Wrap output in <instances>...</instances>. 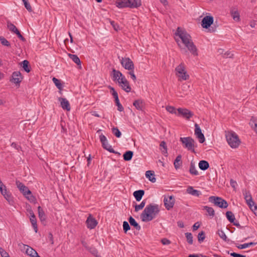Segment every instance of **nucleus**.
<instances>
[{"label": "nucleus", "instance_id": "1", "mask_svg": "<svg viewBox=\"0 0 257 257\" xmlns=\"http://www.w3.org/2000/svg\"><path fill=\"white\" fill-rule=\"evenodd\" d=\"M176 36H178L181 39L182 43L187 48L188 50L194 56H197V49L191 40V37L186 31H182L180 28H177L175 33Z\"/></svg>", "mask_w": 257, "mask_h": 257}, {"label": "nucleus", "instance_id": "2", "mask_svg": "<svg viewBox=\"0 0 257 257\" xmlns=\"http://www.w3.org/2000/svg\"><path fill=\"white\" fill-rule=\"evenodd\" d=\"M159 212L160 209L158 205L150 204L143 210L140 217L143 222H148L155 218Z\"/></svg>", "mask_w": 257, "mask_h": 257}, {"label": "nucleus", "instance_id": "3", "mask_svg": "<svg viewBox=\"0 0 257 257\" xmlns=\"http://www.w3.org/2000/svg\"><path fill=\"white\" fill-rule=\"evenodd\" d=\"M226 141L232 148H237L240 144V141L236 133L232 131L226 132Z\"/></svg>", "mask_w": 257, "mask_h": 257}, {"label": "nucleus", "instance_id": "4", "mask_svg": "<svg viewBox=\"0 0 257 257\" xmlns=\"http://www.w3.org/2000/svg\"><path fill=\"white\" fill-rule=\"evenodd\" d=\"M176 75L179 78V80H187L189 78V75L185 70V66L183 63H181L176 68Z\"/></svg>", "mask_w": 257, "mask_h": 257}, {"label": "nucleus", "instance_id": "5", "mask_svg": "<svg viewBox=\"0 0 257 257\" xmlns=\"http://www.w3.org/2000/svg\"><path fill=\"white\" fill-rule=\"evenodd\" d=\"M16 184L21 192L30 201L33 200L34 197L32 195L31 191L27 186L18 180L16 181Z\"/></svg>", "mask_w": 257, "mask_h": 257}, {"label": "nucleus", "instance_id": "6", "mask_svg": "<svg viewBox=\"0 0 257 257\" xmlns=\"http://www.w3.org/2000/svg\"><path fill=\"white\" fill-rule=\"evenodd\" d=\"M243 195L249 208L254 212L255 215H257V205L255 204L254 202L253 201L250 192L245 190L243 192Z\"/></svg>", "mask_w": 257, "mask_h": 257}, {"label": "nucleus", "instance_id": "7", "mask_svg": "<svg viewBox=\"0 0 257 257\" xmlns=\"http://www.w3.org/2000/svg\"><path fill=\"white\" fill-rule=\"evenodd\" d=\"M180 141L183 144V147L187 149L188 151H190L193 153H195V141L191 137H183L180 138Z\"/></svg>", "mask_w": 257, "mask_h": 257}, {"label": "nucleus", "instance_id": "8", "mask_svg": "<svg viewBox=\"0 0 257 257\" xmlns=\"http://www.w3.org/2000/svg\"><path fill=\"white\" fill-rule=\"evenodd\" d=\"M208 200L210 202L220 208H226L228 207L227 201L221 197L211 196L209 197Z\"/></svg>", "mask_w": 257, "mask_h": 257}, {"label": "nucleus", "instance_id": "9", "mask_svg": "<svg viewBox=\"0 0 257 257\" xmlns=\"http://www.w3.org/2000/svg\"><path fill=\"white\" fill-rule=\"evenodd\" d=\"M100 141L102 144V147L110 153H116L114 150L112 148L111 146L108 144L106 137L101 134L99 136Z\"/></svg>", "mask_w": 257, "mask_h": 257}, {"label": "nucleus", "instance_id": "10", "mask_svg": "<svg viewBox=\"0 0 257 257\" xmlns=\"http://www.w3.org/2000/svg\"><path fill=\"white\" fill-rule=\"evenodd\" d=\"M164 205L166 208L169 210L172 209L175 203V199L173 196L165 197L164 199Z\"/></svg>", "mask_w": 257, "mask_h": 257}, {"label": "nucleus", "instance_id": "11", "mask_svg": "<svg viewBox=\"0 0 257 257\" xmlns=\"http://www.w3.org/2000/svg\"><path fill=\"white\" fill-rule=\"evenodd\" d=\"M194 126L195 135L196 136V138L199 140V142L200 143H204L205 142V139L203 134L202 133L200 126L197 123H195Z\"/></svg>", "mask_w": 257, "mask_h": 257}, {"label": "nucleus", "instance_id": "12", "mask_svg": "<svg viewBox=\"0 0 257 257\" xmlns=\"http://www.w3.org/2000/svg\"><path fill=\"white\" fill-rule=\"evenodd\" d=\"M23 79V77L20 71H15L12 75V78L10 81L16 84H19Z\"/></svg>", "mask_w": 257, "mask_h": 257}, {"label": "nucleus", "instance_id": "13", "mask_svg": "<svg viewBox=\"0 0 257 257\" xmlns=\"http://www.w3.org/2000/svg\"><path fill=\"white\" fill-rule=\"evenodd\" d=\"M213 23V18L212 16H205L202 20L201 26L203 28H208Z\"/></svg>", "mask_w": 257, "mask_h": 257}, {"label": "nucleus", "instance_id": "14", "mask_svg": "<svg viewBox=\"0 0 257 257\" xmlns=\"http://www.w3.org/2000/svg\"><path fill=\"white\" fill-rule=\"evenodd\" d=\"M177 111L179 115L187 119H190L193 115V112L186 108H179Z\"/></svg>", "mask_w": 257, "mask_h": 257}, {"label": "nucleus", "instance_id": "15", "mask_svg": "<svg viewBox=\"0 0 257 257\" xmlns=\"http://www.w3.org/2000/svg\"><path fill=\"white\" fill-rule=\"evenodd\" d=\"M86 223L87 228L91 229L94 228L96 226L98 222L96 220L93 218L91 214H90L87 218Z\"/></svg>", "mask_w": 257, "mask_h": 257}, {"label": "nucleus", "instance_id": "16", "mask_svg": "<svg viewBox=\"0 0 257 257\" xmlns=\"http://www.w3.org/2000/svg\"><path fill=\"white\" fill-rule=\"evenodd\" d=\"M121 87L126 92H128V82L124 76L122 74V76L117 81Z\"/></svg>", "mask_w": 257, "mask_h": 257}, {"label": "nucleus", "instance_id": "17", "mask_svg": "<svg viewBox=\"0 0 257 257\" xmlns=\"http://www.w3.org/2000/svg\"><path fill=\"white\" fill-rule=\"evenodd\" d=\"M59 101L61 103V107L63 109L69 111L71 109L69 101L65 98L59 97Z\"/></svg>", "mask_w": 257, "mask_h": 257}, {"label": "nucleus", "instance_id": "18", "mask_svg": "<svg viewBox=\"0 0 257 257\" xmlns=\"http://www.w3.org/2000/svg\"><path fill=\"white\" fill-rule=\"evenodd\" d=\"M230 15L234 21L239 22L240 21V15L237 9L234 8L230 10Z\"/></svg>", "mask_w": 257, "mask_h": 257}, {"label": "nucleus", "instance_id": "19", "mask_svg": "<svg viewBox=\"0 0 257 257\" xmlns=\"http://www.w3.org/2000/svg\"><path fill=\"white\" fill-rule=\"evenodd\" d=\"M145 176L152 183H155L156 181V179L155 177V173L153 171L149 170L146 172Z\"/></svg>", "mask_w": 257, "mask_h": 257}, {"label": "nucleus", "instance_id": "20", "mask_svg": "<svg viewBox=\"0 0 257 257\" xmlns=\"http://www.w3.org/2000/svg\"><path fill=\"white\" fill-rule=\"evenodd\" d=\"M186 191L188 194L197 197H198L201 194L200 191L194 189L193 187L192 186H189L187 188Z\"/></svg>", "mask_w": 257, "mask_h": 257}, {"label": "nucleus", "instance_id": "21", "mask_svg": "<svg viewBox=\"0 0 257 257\" xmlns=\"http://www.w3.org/2000/svg\"><path fill=\"white\" fill-rule=\"evenodd\" d=\"M144 194H145L144 190H139L135 191L133 193V195L137 201H140V200H141Z\"/></svg>", "mask_w": 257, "mask_h": 257}, {"label": "nucleus", "instance_id": "22", "mask_svg": "<svg viewBox=\"0 0 257 257\" xmlns=\"http://www.w3.org/2000/svg\"><path fill=\"white\" fill-rule=\"evenodd\" d=\"M116 4L119 8L128 7V0H117Z\"/></svg>", "mask_w": 257, "mask_h": 257}, {"label": "nucleus", "instance_id": "23", "mask_svg": "<svg viewBox=\"0 0 257 257\" xmlns=\"http://www.w3.org/2000/svg\"><path fill=\"white\" fill-rule=\"evenodd\" d=\"M182 156L181 155H179L177 156L174 162V167L176 169H179L180 166L182 165Z\"/></svg>", "mask_w": 257, "mask_h": 257}, {"label": "nucleus", "instance_id": "24", "mask_svg": "<svg viewBox=\"0 0 257 257\" xmlns=\"http://www.w3.org/2000/svg\"><path fill=\"white\" fill-rule=\"evenodd\" d=\"M38 216L41 221H44L46 220V217L44 211L41 206H38Z\"/></svg>", "mask_w": 257, "mask_h": 257}, {"label": "nucleus", "instance_id": "25", "mask_svg": "<svg viewBox=\"0 0 257 257\" xmlns=\"http://www.w3.org/2000/svg\"><path fill=\"white\" fill-rule=\"evenodd\" d=\"M69 58L72 59V60L77 65L79 66V68H81V61L79 57L76 55L74 54H69L68 55Z\"/></svg>", "mask_w": 257, "mask_h": 257}, {"label": "nucleus", "instance_id": "26", "mask_svg": "<svg viewBox=\"0 0 257 257\" xmlns=\"http://www.w3.org/2000/svg\"><path fill=\"white\" fill-rule=\"evenodd\" d=\"M141 5V0H130V8H137Z\"/></svg>", "mask_w": 257, "mask_h": 257}, {"label": "nucleus", "instance_id": "27", "mask_svg": "<svg viewBox=\"0 0 257 257\" xmlns=\"http://www.w3.org/2000/svg\"><path fill=\"white\" fill-rule=\"evenodd\" d=\"M198 165L199 168L203 171L206 170L209 167V164L208 162L205 160L200 161Z\"/></svg>", "mask_w": 257, "mask_h": 257}, {"label": "nucleus", "instance_id": "28", "mask_svg": "<svg viewBox=\"0 0 257 257\" xmlns=\"http://www.w3.org/2000/svg\"><path fill=\"white\" fill-rule=\"evenodd\" d=\"M146 204V201L143 200L140 204L138 205L135 202H133V206L135 207V211L138 212L142 210Z\"/></svg>", "mask_w": 257, "mask_h": 257}, {"label": "nucleus", "instance_id": "29", "mask_svg": "<svg viewBox=\"0 0 257 257\" xmlns=\"http://www.w3.org/2000/svg\"><path fill=\"white\" fill-rule=\"evenodd\" d=\"M30 221L32 223V225L35 230V232H37L38 227H37V219H36L35 214H33V215H31V217H30Z\"/></svg>", "mask_w": 257, "mask_h": 257}, {"label": "nucleus", "instance_id": "30", "mask_svg": "<svg viewBox=\"0 0 257 257\" xmlns=\"http://www.w3.org/2000/svg\"><path fill=\"white\" fill-rule=\"evenodd\" d=\"M26 253L31 257H35L38 253L35 249L29 246H27V249L26 250Z\"/></svg>", "mask_w": 257, "mask_h": 257}, {"label": "nucleus", "instance_id": "31", "mask_svg": "<svg viewBox=\"0 0 257 257\" xmlns=\"http://www.w3.org/2000/svg\"><path fill=\"white\" fill-rule=\"evenodd\" d=\"M203 209L206 211L208 213V215L210 216L211 218H212L214 216L215 211L212 207H209L208 206H203Z\"/></svg>", "mask_w": 257, "mask_h": 257}, {"label": "nucleus", "instance_id": "32", "mask_svg": "<svg viewBox=\"0 0 257 257\" xmlns=\"http://www.w3.org/2000/svg\"><path fill=\"white\" fill-rule=\"evenodd\" d=\"M189 172L190 174L194 175H198V172L196 169L195 162L191 161L190 163V166L189 169Z\"/></svg>", "mask_w": 257, "mask_h": 257}, {"label": "nucleus", "instance_id": "33", "mask_svg": "<svg viewBox=\"0 0 257 257\" xmlns=\"http://www.w3.org/2000/svg\"><path fill=\"white\" fill-rule=\"evenodd\" d=\"M133 105L138 110H142L143 107V101L141 99L136 100L133 102Z\"/></svg>", "mask_w": 257, "mask_h": 257}, {"label": "nucleus", "instance_id": "34", "mask_svg": "<svg viewBox=\"0 0 257 257\" xmlns=\"http://www.w3.org/2000/svg\"><path fill=\"white\" fill-rule=\"evenodd\" d=\"M160 150H161L162 153L167 156V147L166 145V143L165 141H162L161 142L160 144Z\"/></svg>", "mask_w": 257, "mask_h": 257}, {"label": "nucleus", "instance_id": "35", "mask_svg": "<svg viewBox=\"0 0 257 257\" xmlns=\"http://www.w3.org/2000/svg\"><path fill=\"white\" fill-rule=\"evenodd\" d=\"M130 224L134 226V227L137 230H140L141 229V226L139 225V224L136 221L135 219L133 218L132 216H130Z\"/></svg>", "mask_w": 257, "mask_h": 257}, {"label": "nucleus", "instance_id": "36", "mask_svg": "<svg viewBox=\"0 0 257 257\" xmlns=\"http://www.w3.org/2000/svg\"><path fill=\"white\" fill-rule=\"evenodd\" d=\"M113 79L114 80L118 81L120 77L122 76V73L119 71L116 70L114 69L112 70Z\"/></svg>", "mask_w": 257, "mask_h": 257}, {"label": "nucleus", "instance_id": "37", "mask_svg": "<svg viewBox=\"0 0 257 257\" xmlns=\"http://www.w3.org/2000/svg\"><path fill=\"white\" fill-rule=\"evenodd\" d=\"M226 216L227 219L230 223L233 222V221L235 220L234 215L230 211H228L226 212Z\"/></svg>", "mask_w": 257, "mask_h": 257}, {"label": "nucleus", "instance_id": "38", "mask_svg": "<svg viewBox=\"0 0 257 257\" xmlns=\"http://www.w3.org/2000/svg\"><path fill=\"white\" fill-rule=\"evenodd\" d=\"M22 66L26 72H29L30 71L29 62L28 60H25L23 61L22 62Z\"/></svg>", "mask_w": 257, "mask_h": 257}, {"label": "nucleus", "instance_id": "39", "mask_svg": "<svg viewBox=\"0 0 257 257\" xmlns=\"http://www.w3.org/2000/svg\"><path fill=\"white\" fill-rule=\"evenodd\" d=\"M7 27L10 31L15 34L18 31L16 27L10 21L7 22Z\"/></svg>", "mask_w": 257, "mask_h": 257}, {"label": "nucleus", "instance_id": "40", "mask_svg": "<svg viewBox=\"0 0 257 257\" xmlns=\"http://www.w3.org/2000/svg\"><path fill=\"white\" fill-rule=\"evenodd\" d=\"M249 124L257 133V119L252 117L250 119Z\"/></svg>", "mask_w": 257, "mask_h": 257}, {"label": "nucleus", "instance_id": "41", "mask_svg": "<svg viewBox=\"0 0 257 257\" xmlns=\"http://www.w3.org/2000/svg\"><path fill=\"white\" fill-rule=\"evenodd\" d=\"M217 234H218L219 236L224 241L226 242H228L229 241V239L227 238L226 235L223 230H219L218 231Z\"/></svg>", "mask_w": 257, "mask_h": 257}, {"label": "nucleus", "instance_id": "42", "mask_svg": "<svg viewBox=\"0 0 257 257\" xmlns=\"http://www.w3.org/2000/svg\"><path fill=\"white\" fill-rule=\"evenodd\" d=\"M53 82L54 83L55 85L59 90L62 89V85L61 83V81L55 77H53L52 79Z\"/></svg>", "mask_w": 257, "mask_h": 257}, {"label": "nucleus", "instance_id": "43", "mask_svg": "<svg viewBox=\"0 0 257 257\" xmlns=\"http://www.w3.org/2000/svg\"><path fill=\"white\" fill-rule=\"evenodd\" d=\"M185 236L187 239V242L189 244H192L193 242V235L190 232L185 233Z\"/></svg>", "mask_w": 257, "mask_h": 257}, {"label": "nucleus", "instance_id": "44", "mask_svg": "<svg viewBox=\"0 0 257 257\" xmlns=\"http://www.w3.org/2000/svg\"><path fill=\"white\" fill-rule=\"evenodd\" d=\"M205 238V233L204 231H201L198 234V240L200 243L203 242Z\"/></svg>", "mask_w": 257, "mask_h": 257}, {"label": "nucleus", "instance_id": "45", "mask_svg": "<svg viewBox=\"0 0 257 257\" xmlns=\"http://www.w3.org/2000/svg\"><path fill=\"white\" fill-rule=\"evenodd\" d=\"M0 41L4 46L10 47L11 45L10 42L3 36H0Z\"/></svg>", "mask_w": 257, "mask_h": 257}, {"label": "nucleus", "instance_id": "46", "mask_svg": "<svg viewBox=\"0 0 257 257\" xmlns=\"http://www.w3.org/2000/svg\"><path fill=\"white\" fill-rule=\"evenodd\" d=\"M4 197L9 202V203L10 204H12L13 202V200L11 194L10 193V192L6 194H4Z\"/></svg>", "mask_w": 257, "mask_h": 257}, {"label": "nucleus", "instance_id": "47", "mask_svg": "<svg viewBox=\"0 0 257 257\" xmlns=\"http://www.w3.org/2000/svg\"><path fill=\"white\" fill-rule=\"evenodd\" d=\"M121 63L125 69L128 70V58H122Z\"/></svg>", "mask_w": 257, "mask_h": 257}, {"label": "nucleus", "instance_id": "48", "mask_svg": "<svg viewBox=\"0 0 257 257\" xmlns=\"http://www.w3.org/2000/svg\"><path fill=\"white\" fill-rule=\"evenodd\" d=\"M112 133L114 135L116 136L117 138L120 137L121 134L119 130L117 128V127H113L112 128Z\"/></svg>", "mask_w": 257, "mask_h": 257}, {"label": "nucleus", "instance_id": "49", "mask_svg": "<svg viewBox=\"0 0 257 257\" xmlns=\"http://www.w3.org/2000/svg\"><path fill=\"white\" fill-rule=\"evenodd\" d=\"M87 249L88 251H89V252H91L92 254H93V255H95L96 257H97V250L95 247H92V246H89L88 247V248H87Z\"/></svg>", "mask_w": 257, "mask_h": 257}, {"label": "nucleus", "instance_id": "50", "mask_svg": "<svg viewBox=\"0 0 257 257\" xmlns=\"http://www.w3.org/2000/svg\"><path fill=\"white\" fill-rule=\"evenodd\" d=\"M18 246L20 248L21 250L23 252H26V250L27 249V246H29L28 245H26L22 242L18 244Z\"/></svg>", "mask_w": 257, "mask_h": 257}, {"label": "nucleus", "instance_id": "51", "mask_svg": "<svg viewBox=\"0 0 257 257\" xmlns=\"http://www.w3.org/2000/svg\"><path fill=\"white\" fill-rule=\"evenodd\" d=\"M166 110L171 113H176V109L174 107L172 106H167L166 107Z\"/></svg>", "mask_w": 257, "mask_h": 257}, {"label": "nucleus", "instance_id": "52", "mask_svg": "<svg viewBox=\"0 0 257 257\" xmlns=\"http://www.w3.org/2000/svg\"><path fill=\"white\" fill-rule=\"evenodd\" d=\"M109 88H110V91L111 92V94L112 95V96H113L114 98V100L115 99H118V94H117V92L115 90V89H114V88L112 87H110L109 86Z\"/></svg>", "mask_w": 257, "mask_h": 257}, {"label": "nucleus", "instance_id": "53", "mask_svg": "<svg viewBox=\"0 0 257 257\" xmlns=\"http://www.w3.org/2000/svg\"><path fill=\"white\" fill-rule=\"evenodd\" d=\"M115 102L116 103V105L117 106L118 108H117V109L119 111H122L123 110V107L121 105V104H120V103L119 102V99H115Z\"/></svg>", "mask_w": 257, "mask_h": 257}, {"label": "nucleus", "instance_id": "54", "mask_svg": "<svg viewBox=\"0 0 257 257\" xmlns=\"http://www.w3.org/2000/svg\"><path fill=\"white\" fill-rule=\"evenodd\" d=\"M0 253L2 257H10L9 254L2 247H0Z\"/></svg>", "mask_w": 257, "mask_h": 257}, {"label": "nucleus", "instance_id": "55", "mask_svg": "<svg viewBox=\"0 0 257 257\" xmlns=\"http://www.w3.org/2000/svg\"><path fill=\"white\" fill-rule=\"evenodd\" d=\"M24 5H25V7L26 8V9L29 12H31L32 11V7H31L30 4H29V3L28 2L26 3L25 4H24Z\"/></svg>", "mask_w": 257, "mask_h": 257}, {"label": "nucleus", "instance_id": "56", "mask_svg": "<svg viewBox=\"0 0 257 257\" xmlns=\"http://www.w3.org/2000/svg\"><path fill=\"white\" fill-rule=\"evenodd\" d=\"M123 227L124 231L125 232H126L128 230V223L127 221H125L123 222Z\"/></svg>", "mask_w": 257, "mask_h": 257}, {"label": "nucleus", "instance_id": "57", "mask_svg": "<svg viewBox=\"0 0 257 257\" xmlns=\"http://www.w3.org/2000/svg\"><path fill=\"white\" fill-rule=\"evenodd\" d=\"M161 242L164 245H168L171 243V241L169 239L164 238L162 239Z\"/></svg>", "mask_w": 257, "mask_h": 257}, {"label": "nucleus", "instance_id": "58", "mask_svg": "<svg viewBox=\"0 0 257 257\" xmlns=\"http://www.w3.org/2000/svg\"><path fill=\"white\" fill-rule=\"evenodd\" d=\"M236 246L238 248V249H244V248H247L248 247L247 246V245L246 244V243H244V244H239V245H236Z\"/></svg>", "mask_w": 257, "mask_h": 257}, {"label": "nucleus", "instance_id": "59", "mask_svg": "<svg viewBox=\"0 0 257 257\" xmlns=\"http://www.w3.org/2000/svg\"><path fill=\"white\" fill-rule=\"evenodd\" d=\"M19 38H20L22 41H25V39L24 37L21 35L19 31L18 30L16 33H15Z\"/></svg>", "mask_w": 257, "mask_h": 257}, {"label": "nucleus", "instance_id": "60", "mask_svg": "<svg viewBox=\"0 0 257 257\" xmlns=\"http://www.w3.org/2000/svg\"><path fill=\"white\" fill-rule=\"evenodd\" d=\"M200 227V224L198 222H196L192 226V229L193 231L196 230Z\"/></svg>", "mask_w": 257, "mask_h": 257}, {"label": "nucleus", "instance_id": "61", "mask_svg": "<svg viewBox=\"0 0 257 257\" xmlns=\"http://www.w3.org/2000/svg\"><path fill=\"white\" fill-rule=\"evenodd\" d=\"M230 185L231 186L234 188V189H235V186L237 185V183L235 181H234L232 179L230 180Z\"/></svg>", "mask_w": 257, "mask_h": 257}, {"label": "nucleus", "instance_id": "62", "mask_svg": "<svg viewBox=\"0 0 257 257\" xmlns=\"http://www.w3.org/2000/svg\"><path fill=\"white\" fill-rule=\"evenodd\" d=\"M231 223H232L234 225L236 226L237 227H238L239 228H243V227L240 225L238 221H235V220L233 221V222H231Z\"/></svg>", "mask_w": 257, "mask_h": 257}, {"label": "nucleus", "instance_id": "63", "mask_svg": "<svg viewBox=\"0 0 257 257\" xmlns=\"http://www.w3.org/2000/svg\"><path fill=\"white\" fill-rule=\"evenodd\" d=\"M11 146L17 150H19L21 148L20 146L18 145L16 143H13L11 144Z\"/></svg>", "mask_w": 257, "mask_h": 257}, {"label": "nucleus", "instance_id": "64", "mask_svg": "<svg viewBox=\"0 0 257 257\" xmlns=\"http://www.w3.org/2000/svg\"><path fill=\"white\" fill-rule=\"evenodd\" d=\"M130 75L131 77V78L134 80V81H136V75H135L134 73V71H130Z\"/></svg>", "mask_w": 257, "mask_h": 257}]
</instances>
